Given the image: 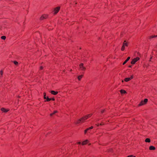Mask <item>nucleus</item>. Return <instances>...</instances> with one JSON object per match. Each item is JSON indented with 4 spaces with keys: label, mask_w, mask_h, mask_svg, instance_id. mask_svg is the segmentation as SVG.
<instances>
[{
    "label": "nucleus",
    "mask_w": 157,
    "mask_h": 157,
    "mask_svg": "<svg viewBox=\"0 0 157 157\" xmlns=\"http://www.w3.org/2000/svg\"><path fill=\"white\" fill-rule=\"evenodd\" d=\"M92 115V114H90L86 115L81 119L78 120L76 121V124H79L80 123H82L84 122L86 120L90 117Z\"/></svg>",
    "instance_id": "1"
},
{
    "label": "nucleus",
    "mask_w": 157,
    "mask_h": 157,
    "mask_svg": "<svg viewBox=\"0 0 157 157\" xmlns=\"http://www.w3.org/2000/svg\"><path fill=\"white\" fill-rule=\"evenodd\" d=\"M148 101V99H145L144 101H142L139 105V106H141L146 104Z\"/></svg>",
    "instance_id": "2"
},
{
    "label": "nucleus",
    "mask_w": 157,
    "mask_h": 157,
    "mask_svg": "<svg viewBox=\"0 0 157 157\" xmlns=\"http://www.w3.org/2000/svg\"><path fill=\"white\" fill-rule=\"evenodd\" d=\"M140 59V58L138 57H137L134 58L131 61V63L133 64H134L136 62L138 61Z\"/></svg>",
    "instance_id": "3"
},
{
    "label": "nucleus",
    "mask_w": 157,
    "mask_h": 157,
    "mask_svg": "<svg viewBox=\"0 0 157 157\" xmlns=\"http://www.w3.org/2000/svg\"><path fill=\"white\" fill-rule=\"evenodd\" d=\"M79 68L80 70L82 71H84L86 70V67L83 66V64L82 63H81L79 65Z\"/></svg>",
    "instance_id": "4"
},
{
    "label": "nucleus",
    "mask_w": 157,
    "mask_h": 157,
    "mask_svg": "<svg viewBox=\"0 0 157 157\" xmlns=\"http://www.w3.org/2000/svg\"><path fill=\"white\" fill-rule=\"evenodd\" d=\"M60 9V7H57L55 8L54 10V13L55 14H56L59 11Z\"/></svg>",
    "instance_id": "5"
},
{
    "label": "nucleus",
    "mask_w": 157,
    "mask_h": 157,
    "mask_svg": "<svg viewBox=\"0 0 157 157\" xmlns=\"http://www.w3.org/2000/svg\"><path fill=\"white\" fill-rule=\"evenodd\" d=\"M133 78V75H131L129 78H126L124 79V81L127 82L132 79Z\"/></svg>",
    "instance_id": "6"
},
{
    "label": "nucleus",
    "mask_w": 157,
    "mask_h": 157,
    "mask_svg": "<svg viewBox=\"0 0 157 157\" xmlns=\"http://www.w3.org/2000/svg\"><path fill=\"white\" fill-rule=\"evenodd\" d=\"M44 99H46V100L45 101H50L51 100V98H49L48 97H47V98L46 97V93H44Z\"/></svg>",
    "instance_id": "7"
},
{
    "label": "nucleus",
    "mask_w": 157,
    "mask_h": 157,
    "mask_svg": "<svg viewBox=\"0 0 157 157\" xmlns=\"http://www.w3.org/2000/svg\"><path fill=\"white\" fill-rule=\"evenodd\" d=\"M1 110L3 112L6 113L9 111V109H6L4 108H2L1 109Z\"/></svg>",
    "instance_id": "8"
},
{
    "label": "nucleus",
    "mask_w": 157,
    "mask_h": 157,
    "mask_svg": "<svg viewBox=\"0 0 157 157\" xmlns=\"http://www.w3.org/2000/svg\"><path fill=\"white\" fill-rule=\"evenodd\" d=\"M93 128V126H91L89 128H87L86 129L85 131H84V133L85 134H86L87 132L88 131L90 130L91 129H92Z\"/></svg>",
    "instance_id": "9"
},
{
    "label": "nucleus",
    "mask_w": 157,
    "mask_h": 157,
    "mask_svg": "<svg viewBox=\"0 0 157 157\" xmlns=\"http://www.w3.org/2000/svg\"><path fill=\"white\" fill-rule=\"evenodd\" d=\"M89 141L88 140H86L82 142V145H84L89 143Z\"/></svg>",
    "instance_id": "10"
},
{
    "label": "nucleus",
    "mask_w": 157,
    "mask_h": 157,
    "mask_svg": "<svg viewBox=\"0 0 157 157\" xmlns=\"http://www.w3.org/2000/svg\"><path fill=\"white\" fill-rule=\"evenodd\" d=\"M51 94L53 95H56L58 93V92L57 91H55L54 90H52L51 91Z\"/></svg>",
    "instance_id": "11"
},
{
    "label": "nucleus",
    "mask_w": 157,
    "mask_h": 157,
    "mask_svg": "<svg viewBox=\"0 0 157 157\" xmlns=\"http://www.w3.org/2000/svg\"><path fill=\"white\" fill-rule=\"evenodd\" d=\"M149 149L151 150H154L155 149V147L151 146L149 147Z\"/></svg>",
    "instance_id": "12"
},
{
    "label": "nucleus",
    "mask_w": 157,
    "mask_h": 157,
    "mask_svg": "<svg viewBox=\"0 0 157 157\" xmlns=\"http://www.w3.org/2000/svg\"><path fill=\"white\" fill-rule=\"evenodd\" d=\"M130 57H128L127 59L123 63V64L124 65L130 59Z\"/></svg>",
    "instance_id": "13"
},
{
    "label": "nucleus",
    "mask_w": 157,
    "mask_h": 157,
    "mask_svg": "<svg viewBox=\"0 0 157 157\" xmlns=\"http://www.w3.org/2000/svg\"><path fill=\"white\" fill-rule=\"evenodd\" d=\"M128 42H126V41L125 40L124 42L123 43V45H124L125 47H127L128 46Z\"/></svg>",
    "instance_id": "14"
},
{
    "label": "nucleus",
    "mask_w": 157,
    "mask_h": 157,
    "mask_svg": "<svg viewBox=\"0 0 157 157\" xmlns=\"http://www.w3.org/2000/svg\"><path fill=\"white\" fill-rule=\"evenodd\" d=\"M120 92L121 94H124L125 93H126V92L125 90H120Z\"/></svg>",
    "instance_id": "15"
},
{
    "label": "nucleus",
    "mask_w": 157,
    "mask_h": 157,
    "mask_svg": "<svg viewBox=\"0 0 157 157\" xmlns=\"http://www.w3.org/2000/svg\"><path fill=\"white\" fill-rule=\"evenodd\" d=\"M57 113V111H54L53 113H51L50 114V116H53L54 114H55L56 113Z\"/></svg>",
    "instance_id": "16"
},
{
    "label": "nucleus",
    "mask_w": 157,
    "mask_h": 157,
    "mask_svg": "<svg viewBox=\"0 0 157 157\" xmlns=\"http://www.w3.org/2000/svg\"><path fill=\"white\" fill-rule=\"evenodd\" d=\"M145 141L146 142L149 143L150 142L151 140L149 138H147L145 140Z\"/></svg>",
    "instance_id": "17"
},
{
    "label": "nucleus",
    "mask_w": 157,
    "mask_h": 157,
    "mask_svg": "<svg viewBox=\"0 0 157 157\" xmlns=\"http://www.w3.org/2000/svg\"><path fill=\"white\" fill-rule=\"evenodd\" d=\"M83 76V75H81L78 76V80H80L82 78V77Z\"/></svg>",
    "instance_id": "18"
},
{
    "label": "nucleus",
    "mask_w": 157,
    "mask_h": 157,
    "mask_svg": "<svg viewBox=\"0 0 157 157\" xmlns=\"http://www.w3.org/2000/svg\"><path fill=\"white\" fill-rule=\"evenodd\" d=\"M125 48V46L123 45L121 47V50L122 51H124V50Z\"/></svg>",
    "instance_id": "19"
},
{
    "label": "nucleus",
    "mask_w": 157,
    "mask_h": 157,
    "mask_svg": "<svg viewBox=\"0 0 157 157\" xmlns=\"http://www.w3.org/2000/svg\"><path fill=\"white\" fill-rule=\"evenodd\" d=\"M157 35H156V36H155V35H152V36H150V38H154V37H157Z\"/></svg>",
    "instance_id": "20"
},
{
    "label": "nucleus",
    "mask_w": 157,
    "mask_h": 157,
    "mask_svg": "<svg viewBox=\"0 0 157 157\" xmlns=\"http://www.w3.org/2000/svg\"><path fill=\"white\" fill-rule=\"evenodd\" d=\"M1 38L3 40H5L6 38V37L5 36H1Z\"/></svg>",
    "instance_id": "21"
},
{
    "label": "nucleus",
    "mask_w": 157,
    "mask_h": 157,
    "mask_svg": "<svg viewBox=\"0 0 157 157\" xmlns=\"http://www.w3.org/2000/svg\"><path fill=\"white\" fill-rule=\"evenodd\" d=\"M102 124L101 123V124H96V125L97 126H99L100 125H102Z\"/></svg>",
    "instance_id": "22"
},
{
    "label": "nucleus",
    "mask_w": 157,
    "mask_h": 157,
    "mask_svg": "<svg viewBox=\"0 0 157 157\" xmlns=\"http://www.w3.org/2000/svg\"><path fill=\"white\" fill-rule=\"evenodd\" d=\"M14 63L15 65H17L18 64V63L16 61H14Z\"/></svg>",
    "instance_id": "23"
},
{
    "label": "nucleus",
    "mask_w": 157,
    "mask_h": 157,
    "mask_svg": "<svg viewBox=\"0 0 157 157\" xmlns=\"http://www.w3.org/2000/svg\"><path fill=\"white\" fill-rule=\"evenodd\" d=\"M127 157H136L135 156H134L133 155H130L128 156Z\"/></svg>",
    "instance_id": "24"
},
{
    "label": "nucleus",
    "mask_w": 157,
    "mask_h": 157,
    "mask_svg": "<svg viewBox=\"0 0 157 157\" xmlns=\"http://www.w3.org/2000/svg\"><path fill=\"white\" fill-rule=\"evenodd\" d=\"M43 18H44V16H41L40 17V20H42L43 19Z\"/></svg>",
    "instance_id": "25"
},
{
    "label": "nucleus",
    "mask_w": 157,
    "mask_h": 157,
    "mask_svg": "<svg viewBox=\"0 0 157 157\" xmlns=\"http://www.w3.org/2000/svg\"><path fill=\"white\" fill-rule=\"evenodd\" d=\"M43 67L42 66H40V70H42L43 69Z\"/></svg>",
    "instance_id": "26"
},
{
    "label": "nucleus",
    "mask_w": 157,
    "mask_h": 157,
    "mask_svg": "<svg viewBox=\"0 0 157 157\" xmlns=\"http://www.w3.org/2000/svg\"><path fill=\"white\" fill-rule=\"evenodd\" d=\"M0 74L1 75H2V74H3V72H2V71H1L0 72Z\"/></svg>",
    "instance_id": "27"
},
{
    "label": "nucleus",
    "mask_w": 157,
    "mask_h": 157,
    "mask_svg": "<svg viewBox=\"0 0 157 157\" xmlns=\"http://www.w3.org/2000/svg\"><path fill=\"white\" fill-rule=\"evenodd\" d=\"M51 100L54 101L55 99L54 98H51Z\"/></svg>",
    "instance_id": "28"
},
{
    "label": "nucleus",
    "mask_w": 157,
    "mask_h": 157,
    "mask_svg": "<svg viewBox=\"0 0 157 157\" xmlns=\"http://www.w3.org/2000/svg\"><path fill=\"white\" fill-rule=\"evenodd\" d=\"M81 144V143L80 142H78V144Z\"/></svg>",
    "instance_id": "29"
},
{
    "label": "nucleus",
    "mask_w": 157,
    "mask_h": 157,
    "mask_svg": "<svg viewBox=\"0 0 157 157\" xmlns=\"http://www.w3.org/2000/svg\"><path fill=\"white\" fill-rule=\"evenodd\" d=\"M132 67V66H131V65H129V66H128V67H130V68H131Z\"/></svg>",
    "instance_id": "30"
},
{
    "label": "nucleus",
    "mask_w": 157,
    "mask_h": 157,
    "mask_svg": "<svg viewBox=\"0 0 157 157\" xmlns=\"http://www.w3.org/2000/svg\"><path fill=\"white\" fill-rule=\"evenodd\" d=\"M98 121V119H96V120H95V121H96V122H97V121Z\"/></svg>",
    "instance_id": "31"
},
{
    "label": "nucleus",
    "mask_w": 157,
    "mask_h": 157,
    "mask_svg": "<svg viewBox=\"0 0 157 157\" xmlns=\"http://www.w3.org/2000/svg\"><path fill=\"white\" fill-rule=\"evenodd\" d=\"M152 57H151L150 58V60L151 61V59H152Z\"/></svg>",
    "instance_id": "32"
},
{
    "label": "nucleus",
    "mask_w": 157,
    "mask_h": 157,
    "mask_svg": "<svg viewBox=\"0 0 157 157\" xmlns=\"http://www.w3.org/2000/svg\"><path fill=\"white\" fill-rule=\"evenodd\" d=\"M104 110H103L102 111H101V113H103L104 112Z\"/></svg>",
    "instance_id": "33"
}]
</instances>
